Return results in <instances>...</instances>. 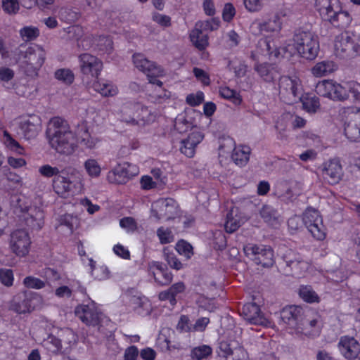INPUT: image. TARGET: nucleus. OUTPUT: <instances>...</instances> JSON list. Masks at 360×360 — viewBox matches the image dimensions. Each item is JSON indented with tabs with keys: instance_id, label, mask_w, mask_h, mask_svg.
<instances>
[{
	"instance_id": "f257e3e1",
	"label": "nucleus",
	"mask_w": 360,
	"mask_h": 360,
	"mask_svg": "<svg viewBox=\"0 0 360 360\" xmlns=\"http://www.w3.org/2000/svg\"><path fill=\"white\" fill-rule=\"evenodd\" d=\"M38 172L45 178H52L53 191L60 197L68 198L82 191V184L79 172L75 167H67L60 170L49 164L41 165Z\"/></svg>"
},
{
	"instance_id": "f03ea898",
	"label": "nucleus",
	"mask_w": 360,
	"mask_h": 360,
	"mask_svg": "<svg viewBox=\"0 0 360 360\" xmlns=\"http://www.w3.org/2000/svg\"><path fill=\"white\" fill-rule=\"evenodd\" d=\"M46 136L50 146L59 154L70 155L78 148L77 131H72L67 122L60 117L50 120Z\"/></svg>"
},
{
	"instance_id": "7ed1b4c3",
	"label": "nucleus",
	"mask_w": 360,
	"mask_h": 360,
	"mask_svg": "<svg viewBox=\"0 0 360 360\" xmlns=\"http://www.w3.org/2000/svg\"><path fill=\"white\" fill-rule=\"evenodd\" d=\"M43 206V199L40 195L32 199L23 198L18 200L14 212L30 229L39 231L44 225Z\"/></svg>"
},
{
	"instance_id": "20e7f679",
	"label": "nucleus",
	"mask_w": 360,
	"mask_h": 360,
	"mask_svg": "<svg viewBox=\"0 0 360 360\" xmlns=\"http://www.w3.org/2000/svg\"><path fill=\"white\" fill-rule=\"evenodd\" d=\"M314 8L321 18L335 27H347L352 22L348 11L344 10L340 0H315Z\"/></svg>"
},
{
	"instance_id": "39448f33",
	"label": "nucleus",
	"mask_w": 360,
	"mask_h": 360,
	"mask_svg": "<svg viewBox=\"0 0 360 360\" xmlns=\"http://www.w3.org/2000/svg\"><path fill=\"white\" fill-rule=\"evenodd\" d=\"M285 49L290 54L297 52L303 58L314 60L319 51L318 37L311 32L299 31L294 35L293 44H288Z\"/></svg>"
},
{
	"instance_id": "423d86ee",
	"label": "nucleus",
	"mask_w": 360,
	"mask_h": 360,
	"mask_svg": "<svg viewBox=\"0 0 360 360\" xmlns=\"http://www.w3.org/2000/svg\"><path fill=\"white\" fill-rule=\"evenodd\" d=\"M19 60H22V63L26 72L30 75H37L40 68L43 66L46 52L40 45L32 44L29 46L25 51H18Z\"/></svg>"
},
{
	"instance_id": "0eeeda50",
	"label": "nucleus",
	"mask_w": 360,
	"mask_h": 360,
	"mask_svg": "<svg viewBox=\"0 0 360 360\" xmlns=\"http://www.w3.org/2000/svg\"><path fill=\"white\" fill-rule=\"evenodd\" d=\"M122 120L131 125L144 126L153 122L156 115L141 103L127 104L122 110Z\"/></svg>"
},
{
	"instance_id": "6e6552de",
	"label": "nucleus",
	"mask_w": 360,
	"mask_h": 360,
	"mask_svg": "<svg viewBox=\"0 0 360 360\" xmlns=\"http://www.w3.org/2000/svg\"><path fill=\"white\" fill-rule=\"evenodd\" d=\"M345 86L346 82L338 83L333 79H324L316 84L315 90L320 96L333 101H343L348 99V90Z\"/></svg>"
},
{
	"instance_id": "1a4fd4ad",
	"label": "nucleus",
	"mask_w": 360,
	"mask_h": 360,
	"mask_svg": "<svg viewBox=\"0 0 360 360\" xmlns=\"http://www.w3.org/2000/svg\"><path fill=\"white\" fill-rule=\"evenodd\" d=\"M354 36L349 32H342L337 36L334 42V53L341 58H353L360 54V37L355 42Z\"/></svg>"
},
{
	"instance_id": "9d476101",
	"label": "nucleus",
	"mask_w": 360,
	"mask_h": 360,
	"mask_svg": "<svg viewBox=\"0 0 360 360\" xmlns=\"http://www.w3.org/2000/svg\"><path fill=\"white\" fill-rule=\"evenodd\" d=\"M279 94L287 103H292L302 94L303 86L301 79L296 75L283 76L279 79Z\"/></svg>"
},
{
	"instance_id": "9b49d317",
	"label": "nucleus",
	"mask_w": 360,
	"mask_h": 360,
	"mask_svg": "<svg viewBox=\"0 0 360 360\" xmlns=\"http://www.w3.org/2000/svg\"><path fill=\"white\" fill-rule=\"evenodd\" d=\"M8 244L11 251L15 256L23 257L30 252L31 239L26 230L16 229L11 233Z\"/></svg>"
},
{
	"instance_id": "f8f14e48",
	"label": "nucleus",
	"mask_w": 360,
	"mask_h": 360,
	"mask_svg": "<svg viewBox=\"0 0 360 360\" xmlns=\"http://www.w3.org/2000/svg\"><path fill=\"white\" fill-rule=\"evenodd\" d=\"M243 250L246 256L250 257L257 264L268 267L274 264V252L269 246L248 243L244 246Z\"/></svg>"
},
{
	"instance_id": "ddd939ff",
	"label": "nucleus",
	"mask_w": 360,
	"mask_h": 360,
	"mask_svg": "<svg viewBox=\"0 0 360 360\" xmlns=\"http://www.w3.org/2000/svg\"><path fill=\"white\" fill-rule=\"evenodd\" d=\"M139 172V167L127 162L118 163L108 172L107 179L111 184H124Z\"/></svg>"
},
{
	"instance_id": "4468645a",
	"label": "nucleus",
	"mask_w": 360,
	"mask_h": 360,
	"mask_svg": "<svg viewBox=\"0 0 360 360\" xmlns=\"http://www.w3.org/2000/svg\"><path fill=\"white\" fill-rule=\"evenodd\" d=\"M302 221L312 236L319 240L326 238V229L319 212L314 209H307L304 213Z\"/></svg>"
},
{
	"instance_id": "2eb2a0df",
	"label": "nucleus",
	"mask_w": 360,
	"mask_h": 360,
	"mask_svg": "<svg viewBox=\"0 0 360 360\" xmlns=\"http://www.w3.org/2000/svg\"><path fill=\"white\" fill-rule=\"evenodd\" d=\"M177 213V205L172 198L159 199L151 205L150 217L155 220L170 219Z\"/></svg>"
},
{
	"instance_id": "dca6fc26",
	"label": "nucleus",
	"mask_w": 360,
	"mask_h": 360,
	"mask_svg": "<svg viewBox=\"0 0 360 360\" xmlns=\"http://www.w3.org/2000/svg\"><path fill=\"white\" fill-rule=\"evenodd\" d=\"M219 353L226 360H249L248 352L236 340L221 341Z\"/></svg>"
},
{
	"instance_id": "f3484780",
	"label": "nucleus",
	"mask_w": 360,
	"mask_h": 360,
	"mask_svg": "<svg viewBox=\"0 0 360 360\" xmlns=\"http://www.w3.org/2000/svg\"><path fill=\"white\" fill-rule=\"evenodd\" d=\"M345 121L344 131L352 141H360V109H348Z\"/></svg>"
},
{
	"instance_id": "a211bd4d",
	"label": "nucleus",
	"mask_w": 360,
	"mask_h": 360,
	"mask_svg": "<svg viewBox=\"0 0 360 360\" xmlns=\"http://www.w3.org/2000/svg\"><path fill=\"white\" fill-rule=\"evenodd\" d=\"M241 315L245 320L251 324L262 325L266 327L272 326L271 321L261 313L259 306L255 303L244 304Z\"/></svg>"
},
{
	"instance_id": "6ab92c4d",
	"label": "nucleus",
	"mask_w": 360,
	"mask_h": 360,
	"mask_svg": "<svg viewBox=\"0 0 360 360\" xmlns=\"http://www.w3.org/2000/svg\"><path fill=\"white\" fill-rule=\"evenodd\" d=\"M281 21L278 15H275L268 20H255L250 25V32L255 35L263 33H278L281 30Z\"/></svg>"
},
{
	"instance_id": "aec40b11",
	"label": "nucleus",
	"mask_w": 360,
	"mask_h": 360,
	"mask_svg": "<svg viewBox=\"0 0 360 360\" xmlns=\"http://www.w3.org/2000/svg\"><path fill=\"white\" fill-rule=\"evenodd\" d=\"M18 125L22 135L27 140L35 138L41 129V119L35 115L21 118Z\"/></svg>"
},
{
	"instance_id": "412c9836",
	"label": "nucleus",
	"mask_w": 360,
	"mask_h": 360,
	"mask_svg": "<svg viewBox=\"0 0 360 360\" xmlns=\"http://www.w3.org/2000/svg\"><path fill=\"white\" fill-rule=\"evenodd\" d=\"M204 139V134L197 127L192 129L187 137L181 141L180 151L188 158H193L198 145Z\"/></svg>"
},
{
	"instance_id": "4be33fe9",
	"label": "nucleus",
	"mask_w": 360,
	"mask_h": 360,
	"mask_svg": "<svg viewBox=\"0 0 360 360\" xmlns=\"http://www.w3.org/2000/svg\"><path fill=\"white\" fill-rule=\"evenodd\" d=\"M338 349L340 354L348 360L360 357V344L353 337L344 335L340 338Z\"/></svg>"
},
{
	"instance_id": "5701e85b",
	"label": "nucleus",
	"mask_w": 360,
	"mask_h": 360,
	"mask_svg": "<svg viewBox=\"0 0 360 360\" xmlns=\"http://www.w3.org/2000/svg\"><path fill=\"white\" fill-rule=\"evenodd\" d=\"M79 68L84 75L98 77L103 69V63L96 56L89 53H82L79 56Z\"/></svg>"
},
{
	"instance_id": "b1692460",
	"label": "nucleus",
	"mask_w": 360,
	"mask_h": 360,
	"mask_svg": "<svg viewBox=\"0 0 360 360\" xmlns=\"http://www.w3.org/2000/svg\"><path fill=\"white\" fill-rule=\"evenodd\" d=\"M76 316L85 324L94 326L98 320L96 304L90 300L86 304L78 305L75 309Z\"/></svg>"
},
{
	"instance_id": "393cba45",
	"label": "nucleus",
	"mask_w": 360,
	"mask_h": 360,
	"mask_svg": "<svg viewBox=\"0 0 360 360\" xmlns=\"http://www.w3.org/2000/svg\"><path fill=\"white\" fill-rule=\"evenodd\" d=\"M342 168L338 159H332L323 164V178L330 184L338 183L342 176Z\"/></svg>"
},
{
	"instance_id": "a878e982",
	"label": "nucleus",
	"mask_w": 360,
	"mask_h": 360,
	"mask_svg": "<svg viewBox=\"0 0 360 360\" xmlns=\"http://www.w3.org/2000/svg\"><path fill=\"white\" fill-rule=\"evenodd\" d=\"M322 323L319 316L316 315L314 317L307 319L302 323L296 327L297 333L307 337L318 336L321 330Z\"/></svg>"
},
{
	"instance_id": "bb28decb",
	"label": "nucleus",
	"mask_w": 360,
	"mask_h": 360,
	"mask_svg": "<svg viewBox=\"0 0 360 360\" xmlns=\"http://www.w3.org/2000/svg\"><path fill=\"white\" fill-rule=\"evenodd\" d=\"M77 135L78 143H79L86 149H94L101 142V139L98 136L89 132L87 127L84 123L78 126Z\"/></svg>"
},
{
	"instance_id": "cd10ccee",
	"label": "nucleus",
	"mask_w": 360,
	"mask_h": 360,
	"mask_svg": "<svg viewBox=\"0 0 360 360\" xmlns=\"http://www.w3.org/2000/svg\"><path fill=\"white\" fill-rule=\"evenodd\" d=\"M286 263L290 268L292 276L296 278L307 276L312 269L310 264L302 260L300 255H295L294 259H287Z\"/></svg>"
},
{
	"instance_id": "c85d7f7f",
	"label": "nucleus",
	"mask_w": 360,
	"mask_h": 360,
	"mask_svg": "<svg viewBox=\"0 0 360 360\" xmlns=\"http://www.w3.org/2000/svg\"><path fill=\"white\" fill-rule=\"evenodd\" d=\"M245 220V217L242 214L238 207H232L226 214L224 224L226 231L228 233L234 232L244 224Z\"/></svg>"
},
{
	"instance_id": "c756f323",
	"label": "nucleus",
	"mask_w": 360,
	"mask_h": 360,
	"mask_svg": "<svg viewBox=\"0 0 360 360\" xmlns=\"http://www.w3.org/2000/svg\"><path fill=\"white\" fill-rule=\"evenodd\" d=\"M93 89L103 97H113L118 94L119 89L116 84L110 81L97 79L92 84Z\"/></svg>"
},
{
	"instance_id": "7c9ffc66",
	"label": "nucleus",
	"mask_w": 360,
	"mask_h": 360,
	"mask_svg": "<svg viewBox=\"0 0 360 360\" xmlns=\"http://www.w3.org/2000/svg\"><path fill=\"white\" fill-rule=\"evenodd\" d=\"M259 214L264 222L273 227H277L283 222L281 214L271 205H263L259 211Z\"/></svg>"
},
{
	"instance_id": "2f4dec72",
	"label": "nucleus",
	"mask_w": 360,
	"mask_h": 360,
	"mask_svg": "<svg viewBox=\"0 0 360 360\" xmlns=\"http://www.w3.org/2000/svg\"><path fill=\"white\" fill-rule=\"evenodd\" d=\"M338 69V65L331 60H323L316 63L311 70V74L316 77H322L330 75Z\"/></svg>"
},
{
	"instance_id": "473e14b6",
	"label": "nucleus",
	"mask_w": 360,
	"mask_h": 360,
	"mask_svg": "<svg viewBox=\"0 0 360 360\" xmlns=\"http://www.w3.org/2000/svg\"><path fill=\"white\" fill-rule=\"evenodd\" d=\"M2 132L1 141L6 149L15 153L17 155H24V148L11 136L5 128Z\"/></svg>"
},
{
	"instance_id": "72a5a7b5",
	"label": "nucleus",
	"mask_w": 360,
	"mask_h": 360,
	"mask_svg": "<svg viewBox=\"0 0 360 360\" xmlns=\"http://www.w3.org/2000/svg\"><path fill=\"white\" fill-rule=\"evenodd\" d=\"M202 30L196 23L189 35L192 44L199 50H204L208 46V37L202 32Z\"/></svg>"
},
{
	"instance_id": "f704fd0d",
	"label": "nucleus",
	"mask_w": 360,
	"mask_h": 360,
	"mask_svg": "<svg viewBox=\"0 0 360 360\" xmlns=\"http://www.w3.org/2000/svg\"><path fill=\"white\" fill-rule=\"evenodd\" d=\"M57 335L63 344L64 351L70 350L77 341V336L75 332L70 328L60 329L58 331Z\"/></svg>"
},
{
	"instance_id": "c9c22d12",
	"label": "nucleus",
	"mask_w": 360,
	"mask_h": 360,
	"mask_svg": "<svg viewBox=\"0 0 360 360\" xmlns=\"http://www.w3.org/2000/svg\"><path fill=\"white\" fill-rule=\"evenodd\" d=\"M144 74L146 75L150 84H155L159 87L162 86V82L159 79V78L165 75V71L156 63L153 61L151 65H150L149 68H148Z\"/></svg>"
},
{
	"instance_id": "e433bc0d",
	"label": "nucleus",
	"mask_w": 360,
	"mask_h": 360,
	"mask_svg": "<svg viewBox=\"0 0 360 360\" xmlns=\"http://www.w3.org/2000/svg\"><path fill=\"white\" fill-rule=\"evenodd\" d=\"M250 153L251 150L249 146L240 145L235 148L231 158L236 165L244 166L249 161Z\"/></svg>"
},
{
	"instance_id": "4c0bfd02",
	"label": "nucleus",
	"mask_w": 360,
	"mask_h": 360,
	"mask_svg": "<svg viewBox=\"0 0 360 360\" xmlns=\"http://www.w3.org/2000/svg\"><path fill=\"white\" fill-rule=\"evenodd\" d=\"M134 309L141 316L149 315L152 311V305L146 297H134L131 300Z\"/></svg>"
},
{
	"instance_id": "58836bf2",
	"label": "nucleus",
	"mask_w": 360,
	"mask_h": 360,
	"mask_svg": "<svg viewBox=\"0 0 360 360\" xmlns=\"http://www.w3.org/2000/svg\"><path fill=\"white\" fill-rule=\"evenodd\" d=\"M39 297L37 295H32L30 297H26L21 302L14 301L12 305L13 309L19 314L30 312L34 309L35 305L34 304L36 300H39Z\"/></svg>"
},
{
	"instance_id": "ea45409f",
	"label": "nucleus",
	"mask_w": 360,
	"mask_h": 360,
	"mask_svg": "<svg viewBox=\"0 0 360 360\" xmlns=\"http://www.w3.org/2000/svg\"><path fill=\"white\" fill-rule=\"evenodd\" d=\"M298 99L302 102L303 108L308 112L314 113L320 108L319 98L311 94H302Z\"/></svg>"
},
{
	"instance_id": "a19ab883",
	"label": "nucleus",
	"mask_w": 360,
	"mask_h": 360,
	"mask_svg": "<svg viewBox=\"0 0 360 360\" xmlns=\"http://www.w3.org/2000/svg\"><path fill=\"white\" fill-rule=\"evenodd\" d=\"M301 309L296 306H290L283 309L281 311V318L282 321L290 326H293L300 314Z\"/></svg>"
},
{
	"instance_id": "79ce46f5",
	"label": "nucleus",
	"mask_w": 360,
	"mask_h": 360,
	"mask_svg": "<svg viewBox=\"0 0 360 360\" xmlns=\"http://www.w3.org/2000/svg\"><path fill=\"white\" fill-rule=\"evenodd\" d=\"M290 120H292V114L286 112L282 114L276 120L275 127L278 131L279 139L286 137L285 131L289 124H291Z\"/></svg>"
},
{
	"instance_id": "37998d69",
	"label": "nucleus",
	"mask_w": 360,
	"mask_h": 360,
	"mask_svg": "<svg viewBox=\"0 0 360 360\" xmlns=\"http://www.w3.org/2000/svg\"><path fill=\"white\" fill-rule=\"evenodd\" d=\"M84 168L88 176L92 179L99 177L102 171L98 161L93 158H88L84 161Z\"/></svg>"
},
{
	"instance_id": "c03bdc74",
	"label": "nucleus",
	"mask_w": 360,
	"mask_h": 360,
	"mask_svg": "<svg viewBox=\"0 0 360 360\" xmlns=\"http://www.w3.org/2000/svg\"><path fill=\"white\" fill-rule=\"evenodd\" d=\"M220 96L231 101L235 105H239L242 103V97L240 94L228 86H222L219 89Z\"/></svg>"
},
{
	"instance_id": "a18cd8bd",
	"label": "nucleus",
	"mask_w": 360,
	"mask_h": 360,
	"mask_svg": "<svg viewBox=\"0 0 360 360\" xmlns=\"http://www.w3.org/2000/svg\"><path fill=\"white\" fill-rule=\"evenodd\" d=\"M96 48L101 54H110L113 51V43L111 39L108 37L99 36L96 37Z\"/></svg>"
},
{
	"instance_id": "49530a36",
	"label": "nucleus",
	"mask_w": 360,
	"mask_h": 360,
	"mask_svg": "<svg viewBox=\"0 0 360 360\" xmlns=\"http://www.w3.org/2000/svg\"><path fill=\"white\" fill-rule=\"evenodd\" d=\"M261 77L266 82L272 81L276 77V70L271 65L266 63L257 65L255 68Z\"/></svg>"
},
{
	"instance_id": "de8ad7c7",
	"label": "nucleus",
	"mask_w": 360,
	"mask_h": 360,
	"mask_svg": "<svg viewBox=\"0 0 360 360\" xmlns=\"http://www.w3.org/2000/svg\"><path fill=\"white\" fill-rule=\"evenodd\" d=\"M95 264L96 262L92 259H89V264L91 266V275L99 281L108 278L110 272L108 268L105 266H96Z\"/></svg>"
},
{
	"instance_id": "09e8293b",
	"label": "nucleus",
	"mask_w": 360,
	"mask_h": 360,
	"mask_svg": "<svg viewBox=\"0 0 360 360\" xmlns=\"http://www.w3.org/2000/svg\"><path fill=\"white\" fill-rule=\"evenodd\" d=\"M212 353V349L209 345H202L194 347L191 350V356L195 360H202L207 359Z\"/></svg>"
},
{
	"instance_id": "8fccbe9b",
	"label": "nucleus",
	"mask_w": 360,
	"mask_h": 360,
	"mask_svg": "<svg viewBox=\"0 0 360 360\" xmlns=\"http://www.w3.org/2000/svg\"><path fill=\"white\" fill-rule=\"evenodd\" d=\"M21 39L25 41L35 40L39 35V30L34 26H25L19 30Z\"/></svg>"
},
{
	"instance_id": "3c124183",
	"label": "nucleus",
	"mask_w": 360,
	"mask_h": 360,
	"mask_svg": "<svg viewBox=\"0 0 360 360\" xmlns=\"http://www.w3.org/2000/svg\"><path fill=\"white\" fill-rule=\"evenodd\" d=\"M236 147L235 141L232 138L223 139L219 148V156L226 158L230 154L232 155Z\"/></svg>"
},
{
	"instance_id": "603ef678",
	"label": "nucleus",
	"mask_w": 360,
	"mask_h": 360,
	"mask_svg": "<svg viewBox=\"0 0 360 360\" xmlns=\"http://www.w3.org/2000/svg\"><path fill=\"white\" fill-rule=\"evenodd\" d=\"M300 297L306 302H319V297L311 286H301L299 290Z\"/></svg>"
},
{
	"instance_id": "864d4df0",
	"label": "nucleus",
	"mask_w": 360,
	"mask_h": 360,
	"mask_svg": "<svg viewBox=\"0 0 360 360\" xmlns=\"http://www.w3.org/2000/svg\"><path fill=\"white\" fill-rule=\"evenodd\" d=\"M43 346L51 352L56 353L63 349V344L60 342L58 337L49 335L43 341Z\"/></svg>"
},
{
	"instance_id": "5fc2aeb1",
	"label": "nucleus",
	"mask_w": 360,
	"mask_h": 360,
	"mask_svg": "<svg viewBox=\"0 0 360 360\" xmlns=\"http://www.w3.org/2000/svg\"><path fill=\"white\" fill-rule=\"evenodd\" d=\"M153 61L147 59L144 55L141 53H135L133 55V63L136 68L145 73Z\"/></svg>"
},
{
	"instance_id": "6e6d98bb",
	"label": "nucleus",
	"mask_w": 360,
	"mask_h": 360,
	"mask_svg": "<svg viewBox=\"0 0 360 360\" xmlns=\"http://www.w3.org/2000/svg\"><path fill=\"white\" fill-rule=\"evenodd\" d=\"M55 77L65 84H70L74 81V74L69 69H59L55 72Z\"/></svg>"
},
{
	"instance_id": "4d7b16f0",
	"label": "nucleus",
	"mask_w": 360,
	"mask_h": 360,
	"mask_svg": "<svg viewBox=\"0 0 360 360\" xmlns=\"http://www.w3.org/2000/svg\"><path fill=\"white\" fill-rule=\"evenodd\" d=\"M99 110L94 106L89 105L85 110L84 116L86 123H96L99 121Z\"/></svg>"
},
{
	"instance_id": "13d9d810",
	"label": "nucleus",
	"mask_w": 360,
	"mask_h": 360,
	"mask_svg": "<svg viewBox=\"0 0 360 360\" xmlns=\"http://www.w3.org/2000/svg\"><path fill=\"white\" fill-rule=\"evenodd\" d=\"M96 37L91 34H87L83 37L82 39H78L77 46L84 50L94 49L96 50Z\"/></svg>"
},
{
	"instance_id": "bf43d9fd",
	"label": "nucleus",
	"mask_w": 360,
	"mask_h": 360,
	"mask_svg": "<svg viewBox=\"0 0 360 360\" xmlns=\"http://www.w3.org/2000/svg\"><path fill=\"white\" fill-rule=\"evenodd\" d=\"M2 8L9 15H15L20 10V4L18 0H2Z\"/></svg>"
},
{
	"instance_id": "052dcab7",
	"label": "nucleus",
	"mask_w": 360,
	"mask_h": 360,
	"mask_svg": "<svg viewBox=\"0 0 360 360\" xmlns=\"http://www.w3.org/2000/svg\"><path fill=\"white\" fill-rule=\"evenodd\" d=\"M23 285L27 288L39 290L45 287L46 283L34 276H29L24 278Z\"/></svg>"
},
{
	"instance_id": "680f3d73",
	"label": "nucleus",
	"mask_w": 360,
	"mask_h": 360,
	"mask_svg": "<svg viewBox=\"0 0 360 360\" xmlns=\"http://www.w3.org/2000/svg\"><path fill=\"white\" fill-rule=\"evenodd\" d=\"M176 250L181 255L190 259L193 255L192 246L185 240H180L176 245Z\"/></svg>"
},
{
	"instance_id": "e2e57ef3",
	"label": "nucleus",
	"mask_w": 360,
	"mask_h": 360,
	"mask_svg": "<svg viewBox=\"0 0 360 360\" xmlns=\"http://www.w3.org/2000/svg\"><path fill=\"white\" fill-rule=\"evenodd\" d=\"M174 127L180 133L186 132L189 129L191 131L192 129H194L192 123L188 121L183 115L177 117L175 120Z\"/></svg>"
},
{
	"instance_id": "0e129e2a",
	"label": "nucleus",
	"mask_w": 360,
	"mask_h": 360,
	"mask_svg": "<svg viewBox=\"0 0 360 360\" xmlns=\"http://www.w3.org/2000/svg\"><path fill=\"white\" fill-rule=\"evenodd\" d=\"M157 234L162 244L169 243L174 240V236L169 229L160 227L158 229Z\"/></svg>"
},
{
	"instance_id": "69168bd1",
	"label": "nucleus",
	"mask_w": 360,
	"mask_h": 360,
	"mask_svg": "<svg viewBox=\"0 0 360 360\" xmlns=\"http://www.w3.org/2000/svg\"><path fill=\"white\" fill-rule=\"evenodd\" d=\"M13 273L11 269H0V281L6 286H11L13 283Z\"/></svg>"
},
{
	"instance_id": "338daca9",
	"label": "nucleus",
	"mask_w": 360,
	"mask_h": 360,
	"mask_svg": "<svg viewBox=\"0 0 360 360\" xmlns=\"http://www.w3.org/2000/svg\"><path fill=\"white\" fill-rule=\"evenodd\" d=\"M245 8L251 13L260 11L264 6L263 0H243Z\"/></svg>"
},
{
	"instance_id": "774afa93",
	"label": "nucleus",
	"mask_w": 360,
	"mask_h": 360,
	"mask_svg": "<svg viewBox=\"0 0 360 360\" xmlns=\"http://www.w3.org/2000/svg\"><path fill=\"white\" fill-rule=\"evenodd\" d=\"M345 88L348 90V96L349 93H351L356 100L360 101V83L354 81H348L346 82Z\"/></svg>"
}]
</instances>
